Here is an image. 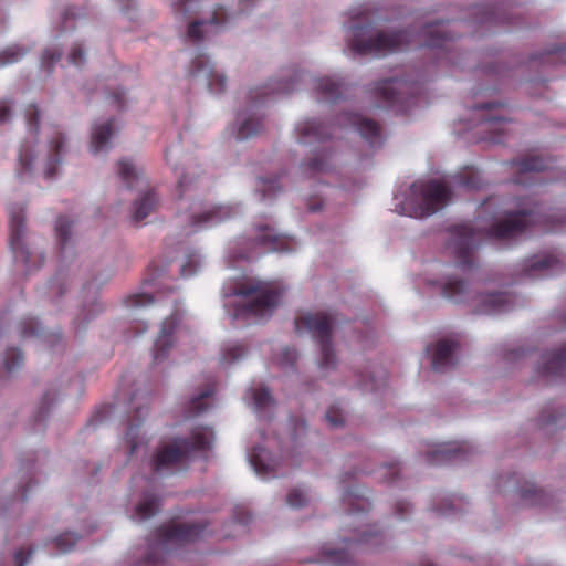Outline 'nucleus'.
Wrapping results in <instances>:
<instances>
[{
    "instance_id": "obj_1",
    "label": "nucleus",
    "mask_w": 566,
    "mask_h": 566,
    "mask_svg": "<svg viewBox=\"0 0 566 566\" xmlns=\"http://www.w3.org/2000/svg\"><path fill=\"white\" fill-rule=\"evenodd\" d=\"M537 207L521 208L507 213L503 219L494 222L489 228L460 223L448 231L446 251L453 256L462 268H471L474 264V253L483 238L496 240H510L521 234L530 223L539 221Z\"/></svg>"
},
{
    "instance_id": "obj_2",
    "label": "nucleus",
    "mask_w": 566,
    "mask_h": 566,
    "mask_svg": "<svg viewBox=\"0 0 566 566\" xmlns=\"http://www.w3.org/2000/svg\"><path fill=\"white\" fill-rule=\"evenodd\" d=\"M165 160L178 176L176 192L181 201L180 209L189 210L185 217V221L188 223L186 234L217 224L235 213L230 206H205L200 202L187 206L184 202L186 197H190V192L197 188L201 174L193 158L184 153L180 143L167 147Z\"/></svg>"
},
{
    "instance_id": "obj_3",
    "label": "nucleus",
    "mask_w": 566,
    "mask_h": 566,
    "mask_svg": "<svg viewBox=\"0 0 566 566\" xmlns=\"http://www.w3.org/2000/svg\"><path fill=\"white\" fill-rule=\"evenodd\" d=\"M483 181L478 170L467 168L447 181H416L395 211L412 218H424L444 207L451 199L452 189L478 190Z\"/></svg>"
},
{
    "instance_id": "obj_4",
    "label": "nucleus",
    "mask_w": 566,
    "mask_h": 566,
    "mask_svg": "<svg viewBox=\"0 0 566 566\" xmlns=\"http://www.w3.org/2000/svg\"><path fill=\"white\" fill-rule=\"evenodd\" d=\"M345 40L348 50L358 55H386L402 50L412 42L406 30L376 28L367 12H357L350 17Z\"/></svg>"
},
{
    "instance_id": "obj_5",
    "label": "nucleus",
    "mask_w": 566,
    "mask_h": 566,
    "mask_svg": "<svg viewBox=\"0 0 566 566\" xmlns=\"http://www.w3.org/2000/svg\"><path fill=\"white\" fill-rule=\"evenodd\" d=\"M283 287L274 282H265L258 279H245L234 283L224 291V296H240V303L228 302L226 307L234 306L231 317L233 321L261 319L272 315L279 305Z\"/></svg>"
},
{
    "instance_id": "obj_6",
    "label": "nucleus",
    "mask_w": 566,
    "mask_h": 566,
    "mask_svg": "<svg viewBox=\"0 0 566 566\" xmlns=\"http://www.w3.org/2000/svg\"><path fill=\"white\" fill-rule=\"evenodd\" d=\"M302 74L295 67L282 70L281 74L262 87L251 90L249 102L251 108L262 102L266 95L290 94L296 90ZM264 129L263 117L252 109H245L237 117L234 135L238 140H245L261 134Z\"/></svg>"
},
{
    "instance_id": "obj_7",
    "label": "nucleus",
    "mask_w": 566,
    "mask_h": 566,
    "mask_svg": "<svg viewBox=\"0 0 566 566\" xmlns=\"http://www.w3.org/2000/svg\"><path fill=\"white\" fill-rule=\"evenodd\" d=\"M441 289L446 298L454 303H465L479 314H502L515 307V298L510 293H481L478 286L455 276L447 279Z\"/></svg>"
},
{
    "instance_id": "obj_8",
    "label": "nucleus",
    "mask_w": 566,
    "mask_h": 566,
    "mask_svg": "<svg viewBox=\"0 0 566 566\" xmlns=\"http://www.w3.org/2000/svg\"><path fill=\"white\" fill-rule=\"evenodd\" d=\"M213 432L210 429L195 431L189 438H177L159 446L150 459L154 472L163 474L182 468L195 452L211 448Z\"/></svg>"
},
{
    "instance_id": "obj_9",
    "label": "nucleus",
    "mask_w": 566,
    "mask_h": 566,
    "mask_svg": "<svg viewBox=\"0 0 566 566\" xmlns=\"http://www.w3.org/2000/svg\"><path fill=\"white\" fill-rule=\"evenodd\" d=\"M206 527L202 522H178L159 528L148 541L147 547L138 549L136 566H158L171 545L196 541Z\"/></svg>"
},
{
    "instance_id": "obj_10",
    "label": "nucleus",
    "mask_w": 566,
    "mask_h": 566,
    "mask_svg": "<svg viewBox=\"0 0 566 566\" xmlns=\"http://www.w3.org/2000/svg\"><path fill=\"white\" fill-rule=\"evenodd\" d=\"M335 326V318L325 313H305L295 319L297 332H307L317 342L321 357L318 367L322 370L331 371L337 366V357L332 344V333Z\"/></svg>"
},
{
    "instance_id": "obj_11",
    "label": "nucleus",
    "mask_w": 566,
    "mask_h": 566,
    "mask_svg": "<svg viewBox=\"0 0 566 566\" xmlns=\"http://www.w3.org/2000/svg\"><path fill=\"white\" fill-rule=\"evenodd\" d=\"M10 237L9 242L14 262L21 264L25 272L38 269L43 263L42 253L31 249L25 238L24 212L20 206L9 208Z\"/></svg>"
},
{
    "instance_id": "obj_12",
    "label": "nucleus",
    "mask_w": 566,
    "mask_h": 566,
    "mask_svg": "<svg viewBox=\"0 0 566 566\" xmlns=\"http://www.w3.org/2000/svg\"><path fill=\"white\" fill-rule=\"evenodd\" d=\"M479 132L492 143H502L510 122L506 105L501 102H489L473 107Z\"/></svg>"
},
{
    "instance_id": "obj_13",
    "label": "nucleus",
    "mask_w": 566,
    "mask_h": 566,
    "mask_svg": "<svg viewBox=\"0 0 566 566\" xmlns=\"http://www.w3.org/2000/svg\"><path fill=\"white\" fill-rule=\"evenodd\" d=\"M419 87L416 82H409L405 78L390 77L378 81L375 84V96L381 99L386 105L405 109L409 105V99L418 94Z\"/></svg>"
},
{
    "instance_id": "obj_14",
    "label": "nucleus",
    "mask_w": 566,
    "mask_h": 566,
    "mask_svg": "<svg viewBox=\"0 0 566 566\" xmlns=\"http://www.w3.org/2000/svg\"><path fill=\"white\" fill-rule=\"evenodd\" d=\"M65 153L66 137L64 133L56 127L50 128L45 153L40 160L45 179L51 180L59 175L62 157Z\"/></svg>"
},
{
    "instance_id": "obj_15",
    "label": "nucleus",
    "mask_w": 566,
    "mask_h": 566,
    "mask_svg": "<svg viewBox=\"0 0 566 566\" xmlns=\"http://www.w3.org/2000/svg\"><path fill=\"white\" fill-rule=\"evenodd\" d=\"M189 75L207 85L214 94L222 93L226 88V76L211 64L205 54L197 55L189 67Z\"/></svg>"
},
{
    "instance_id": "obj_16",
    "label": "nucleus",
    "mask_w": 566,
    "mask_h": 566,
    "mask_svg": "<svg viewBox=\"0 0 566 566\" xmlns=\"http://www.w3.org/2000/svg\"><path fill=\"white\" fill-rule=\"evenodd\" d=\"M338 125L348 126L357 130L373 148L379 147L382 144L381 128L376 122L360 114L344 113L338 118Z\"/></svg>"
},
{
    "instance_id": "obj_17",
    "label": "nucleus",
    "mask_w": 566,
    "mask_h": 566,
    "mask_svg": "<svg viewBox=\"0 0 566 566\" xmlns=\"http://www.w3.org/2000/svg\"><path fill=\"white\" fill-rule=\"evenodd\" d=\"M458 343L449 339H440L428 346L427 352L431 356V367L434 371L447 373L458 364Z\"/></svg>"
},
{
    "instance_id": "obj_18",
    "label": "nucleus",
    "mask_w": 566,
    "mask_h": 566,
    "mask_svg": "<svg viewBox=\"0 0 566 566\" xmlns=\"http://www.w3.org/2000/svg\"><path fill=\"white\" fill-rule=\"evenodd\" d=\"M230 17L227 11L220 7L218 8L211 18L206 20H193L189 23L187 30V36L193 42H199L210 34L219 32L229 22Z\"/></svg>"
},
{
    "instance_id": "obj_19",
    "label": "nucleus",
    "mask_w": 566,
    "mask_h": 566,
    "mask_svg": "<svg viewBox=\"0 0 566 566\" xmlns=\"http://www.w3.org/2000/svg\"><path fill=\"white\" fill-rule=\"evenodd\" d=\"M452 39V33L447 29L446 23L439 21L426 24L418 34L417 43L420 46L437 48L449 52Z\"/></svg>"
},
{
    "instance_id": "obj_20",
    "label": "nucleus",
    "mask_w": 566,
    "mask_h": 566,
    "mask_svg": "<svg viewBox=\"0 0 566 566\" xmlns=\"http://www.w3.org/2000/svg\"><path fill=\"white\" fill-rule=\"evenodd\" d=\"M560 268L559 260L552 254L534 255L524 261L520 275L528 279L543 277L555 273Z\"/></svg>"
},
{
    "instance_id": "obj_21",
    "label": "nucleus",
    "mask_w": 566,
    "mask_h": 566,
    "mask_svg": "<svg viewBox=\"0 0 566 566\" xmlns=\"http://www.w3.org/2000/svg\"><path fill=\"white\" fill-rule=\"evenodd\" d=\"M254 241L268 251L290 252L295 250L296 247V242L293 239L279 234L270 226L258 227Z\"/></svg>"
},
{
    "instance_id": "obj_22",
    "label": "nucleus",
    "mask_w": 566,
    "mask_h": 566,
    "mask_svg": "<svg viewBox=\"0 0 566 566\" xmlns=\"http://www.w3.org/2000/svg\"><path fill=\"white\" fill-rule=\"evenodd\" d=\"M179 323V315L174 313L167 317L160 328V333L154 344V361L161 363L174 345V332Z\"/></svg>"
},
{
    "instance_id": "obj_23",
    "label": "nucleus",
    "mask_w": 566,
    "mask_h": 566,
    "mask_svg": "<svg viewBox=\"0 0 566 566\" xmlns=\"http://www.w3.org/2000/svg\"><path fill=\"white\" fill-rule=\"evenodd\" d=\"M536 369L541 376L547 378L566 375V346L542 354Z\"/></svg>"
},
{
    "instance_id": "obj_24",
    "label": "nucleus",
    "mask_w": 566,
    "mask_h": 566,
    "mask_svg": "<svg viewBox=\"0 0 566 566\" xmlns=\"http://www.w3.org/2000/svg\"><path fill=\"white\" fill-rule=\"evenodd\" d=\"M295 133L297 142L301 144L322 142L333 135L331 128L318 119H305L297 123Z\"/></svg>"
},
{
    "instance_id": "obj_25",
    "label": "nucleus",
    "mask_w": 566,
    "mask_h": 566,
    "mask_svg": "<svg viewBox=\"0 0 566 566\" xmlns=\"http://www.w3.org/2000/svg\"><path fill=\"white\" fill-rule=\"evenodd\" d=\"M470 451L471 447L465 442L443 443L428 451L426 458L430 464H441L457 458H464Z\"/></svg>"
},
{
    "instance_id": "obj_26",
    "label": "nucleus",
    "mask_w": 566,
    "mask_h": 566,
    "mask_svg": "<svg viewBox=\"0 0 566 566\" xmlns=\"http://www.w3.org/2000/svg\"><path fill=\"white\" fill-rule=\"evenodd\" d=\"M23 364L22 354L14 347H7L6 332L0 328V378L11 375Z\"/></svg>"
},
{
    "instance_id": "obj_27",
    "label": "nucleus",
    "mask_w": 566,
    "mask_h": 566,
    "mask_svg": "<svg viewBox=\"0 0 566 566\" xmlns=\"http://www.w3.org/2000/svg\"><path fill=\"white\" fill-rule=\"evenodd\" d=\"M345 84L338 77L324 76L314 82V92L319 101L335 102L344 93Z\"/></svg>"
},
{
    "instance_id": "obj_28",
    "label": "nucleus",
    "mask_w": 566,
    "mask_h": 566,
    "mask_svg": "<svg viewBox=\"0 0 566 566\" xmlns=\"http://www.w3.org/2000/svg\"><path fill=\"white\" fill-rule=\"evenodd\" d=\"M250 463L256 474L266 476L275 471L279 462L271 452L261 446H255L249 453Z\"/></svg>"
},
{
    "instance_id": "obj_29",
    "label": "nucleus",
    "mask_w": 566,
    "mask_h": 566,
    "mask_svg": "<svg viewBox=\"0 0 566 566\" xmlns=\"http://www.w3.org/2000/svg\"><path fill=\"white\" fill-rule=\"evenodd\" d=\"M147 415V409L143 406H136L133 416H128L127 430L125 439L129 446V453L134 454L139 447L145 443L144 437L139 436L138 430L143 418Z\"/></svg>"
},
{
    "instance_id": "obj_30",
    "label": "nucleus",
    "mask_w": 566,
    "mask_h": 566,
    "mask_svg": "<svg viewBox=\"0 0 566 566\" xmlns=\"http://www.w3.org/2000/svg\"><path fill=\"white\" fill-rule=\"evenodd\" d=\"M317 562L323 566H355V556L349 548L324 547Z\"/></svg>"
},
{
    "instance_id": "obj_31",
    "label": "nucleus",
    "mask_w": 566,
    "mask_h": 566,
    "mask_svg": "<svg viewBox=\"0 0 566 566\" xmlns=\"http://www.w3.org/2000/svg\"><path fill=\"white\" fill-rule=\"evenodd\" d=\"M248 395L252 401L255 412L263 418H270V412L274 408V399L268 388L256 386L249 389Z\"/></svg>"
},
{
    "instance_id": "obj_32",
    "label": "nucleus",
    "mask_w": 566,
    "mask_h": 566,
    "mask_svg": "<svg viewBox=\"0 0 566 566\" xmlns=\"http://www.w3.org/2000/svg\"><path fill=\"white\" fill-rule=\"evenodd\" d=\"M113 120L94 125L91 136V150L93 154L106 151L109 148V139L114 135Z\"/></svg>"
},
{
    "instance_id": "obj_33",
    "label": "nucleus",
    "mask_w": 566,
    "mask_h": 566,
    "mask_svg": "<svg viewBox=\"0 0 566 566\" xmlns=\"http://www.w3.org/2000/svg\"><path fill=\"white\" fill-rule=\"evenodd\" d=\"M159 203V199L153 189L142 192L134 202L133 218L135 221H142L154 212Z\"/></svg>"
},
{
    "instance_id": "obj_34",
    "label": "nucleus",
    "mask_w": 566,
    "mask_h": 566,
    "mask_svg": "<svg viewBox=\"0 0 566 566\" xmlns=\"http://www.w3.org/2000/svg\"><path fill=\"white\" fill-rule=\"evenodd\" d=\"M117 174L129 189L137 188L145 184L143 170L128 159H122L118 161Z\"/></svg>"
},
{
    "instance_id": "obj_35",
    "label": "nucleus",
    "mask_w": 566,
    "mask_h": 566,
    "mask_svg": "<svg viewBox=\"0 0 566 566\" xmlns=\"http://www.w3.org/2000/svg\"><path fill=\"white\" fill-rule=\"evenodd\" d=\"M159 497L150 492L143 494L142 500L136 504L132 520L143 522L153 517L159 510Z\"/></svg>"
},
{
    "instance_id": "obj_36",
    "label": "nucleus",
    "mask_w": 566,
    "mask_h": 566,
    "mask_svg": "<svg viewBox=\"0 0 566 566\" xmlns=\"http://www.w3.org/2000/svg\"><path fill=\"white\" fill-rule=\"evenodd\" d=\"M520 496L525 505L545 506L551 503V496L534 483H526L520 490Z\"/></svg>"
},
{
    "instance_id": "obj_37",
    "label": "nucleus",
    "mask_w": 566,
    "mask_h": 566,
    "mask_svg": "<svg viewBox=\"0 0 566 566\" xmlns=\"http://www.w3.org/2000/svg\"><path fill=\"white\" fill-rule=\"evenodd\" d=\"M214 386L208 384L198 395L193 396L186 408L187 417H193L208 408V399L213 395Z\"/></svg>"
},
{
    "instance_id": "obj_38",
    "label": "nucleus",
    "mask_w": 566,
    "mask_h": 566,
    "mask_svg": "<svg viewBox=\"0 0 566 566\" xmlns=\"http://www.w3.org/2000/svg\"><path fill=\"white\" fill-rule=\"evenodd\" d=\"M302 169L307 176L327 171L329 169L327 151L325 149L317 151L314 157L302 165Z\"/></svg>"
},
{
    "instance_id": "obj_39",
    "label": "nucleus",
    "mask_w": 566,
    "mask_h": 566,
    "mask_svg": "<svg viewBox=\"0 0 566 566\" xmlns=\"http://www.w3.org/2000/svg\"><path fill=\"white\" fill-rule=\"evenodd\" d=\"M478 11L481 15L479 18L480 22H504L507 20L502 7L496 3L480 6Z\"/></svg>"
},
{
    "instance_id": "obj_40",
    "label": "nucleus",
    "mask_w": 566,
    "mask_h": 566,
    "mask_svg": "<svg viewBox=\"0 0 566 566\" xmlns=\"http://www.w3.org/2000/svg\"><path fill=\"white\" fill-rule=\"evenodd\" d=\"M33 150L31 145L28 143H24L21 147L20 154H19V168H18V176L19 178L23 179L27 175H29L32 170L33 165Z\"/></svg>"
},
{
    "instance_id": "obj_41",
    "label": "nucleus",
    "mask_w": 566,
    "mask_h": 566,
    "mask_svg": "<svg viewBox=\"0 0 566 566\" xmlns=\"http://www.w3.org/2000/svg\"><path fill=\"white\" fill-rule=\"evenodd\" d=\"M29 51L19 44H12L0 51V66L20 61Z\"/></svg>"
},
{
    "instance_id": "obj_42",
    "label": "nucleus",
    "mask_w": 566,
    "mask_h": 566,
    "mask_svg": "<svg viewBox=\"0 0 566 566\" xmlns=\"http://www.w3.org/2000/svg\"><path fill=\"white\" fill-rule=\"evenodd\" d=\"M199 0H177L172 4L174 12L177 18L189 19L199 10Z\"/></svg>"
},
{
    "instance_id": "obj_43",
    "label": "nucleus",
    "mask_w": 566,
    "mask_h": 566,
    "mask_svg": "<svg viewBox=\"0 0 566 566\" xmlns=\"http://www.w3.org/2000/svg\"><path fill=\"white\" fill-rule=\"evenodd\" d=\"M73 221L67 217L61 216L55 223V232L59 244L63 249L71 239Z\"/></svg>"
},
{
    "instance_id": "obj_44",
    "label": "nucleus",
    "mask_w": 566,
    "mask_h": 566,
    "mask_svg": "<svg viewBox=\"0 0 566 566\" xmlns=\"http://www.w3.org/2000/svg\"><path fill=\"white\" fill-rule=\"evenodd\" d=\"M280 190L276 178H259L256 181V192L261 193L262 200L272 199Z\"/></svg>"
},
{
    "instance_id": "obj_45",
    "label": "nucleus",
    "mask_w": 566,
    "mask_h": 566,
    "mask_svg": "<svg viewBox=\"0 0 566 566\" xmlns=\"http://www.w3.org/2000/svg\"><path fill=\"white\" fill-rule=\"evenodd\" d=\"M464 509V500L462 497H448L442 500L441 504L437 505L434 510L441 515H454Z\"/></svg>"
},
{
    "instance_id": "obj_46",
    "label": "nucleus",
    "mask_w": 566,
    "mask_h": 566,
    "mask_svg": "<svg viewBox=\"0 0 566 566\" xmlns=\"http://www.w3.org/2000/svg\"><path fill=\"white\" fill-rule=\"evenodd\" d=\"M17 331L22 338L36 337L41 332V326L35 318L24 317L19 322Z\"/></svg>"
},
{
    "instance_id": "obj_47",
    "label": "nucleus",
    "mask_w": 566,
    "mask_h": 566,
    "mask_svg": "<svg viewBox=\"0 0 566 566\" xmlns=\"http://www.w3.org/2000/svg\"><path fill=\"white\" fill-rule=\"evenodd\" d=\"M62 52L56 46H48L42 51L41 57H40V65L41 69L45 70L46 72H51L53 70V66L56 62L61 60Z\"/></svg>"
},
{
    "instance_id": "obj_48",
    "label": "nucleus",
    "mask_w": 566,
    "mask_h": 566,
    "mask_svg": "<svg viewBox=\"0 0 566 566\" xmlns=\"http://www.w3.org/2000/svg\"><path fill=\"white\" fill-rule=\"evenodd\" d=\"M78 539L80 537L76 534L66 532L55 537L52 545L59 553H67L76 545Z\"/></svg>"
},
{
    "instance_id": "obj_49",
    "label": "nucleus",
    "mask_w": 566,
    "mask_h": 566,
    "mask_svg": "<svg viewBox=\"0 0 566 566\" xmlns=\"http://www.w3.org/2000/svg\"><path fill=\"white\" fill-rule=\"evenodd\" d=\"M517 165L521 172L542 171L548 167L545 160L538 156L525 157Z\"/></svg>"
},
{
    "instance_id": "obj_50",
    "label": "nucleus",
    "mask_w": 566,
    "mask_h": 566,
    "mask_svg": "<svg viewBox=\"0 0 566 566\" xmlns=\"http://www.w3.org/2000/svg\"><path fill=\"white\" fill-rule=\"evenodd\" d=\"M24 117L29 133L36 135L41 117V111L39 109V107L35 104H30L25 108Z\"/></svg>"
},
{
    "instance_id": "obj_51",
    "label": "nucleus",
    "mask_w": 566,
    "mask_h": 566,
    "mask_svg": "<svg viewBox=\"0 0 566 566\" xmlns=\"http://www.w3.org/2000/svg\"><path fill=\"white\" fill-rule=\"evenodd\" d=\"M377 478L387 483H396L400 475V468L397 463L384 464L377 470Z\"/></svg>"
},
{
    "instance_id": "obj_52",
    "label": "nucleus",
    "mask_w": 566,
    "mask_h": 566,
    "mask_svg": "<svg viewBox=\"0 0 566 566\" xmlns=\"http://www.w3.org/2000/svg\"><path fill=\"white\" fill-rule=\"evenodd\" d=\"M80 18V14L72 7L65 8L61 12L59 30L61 32L73 30L75 28L74 22Z\"/></svg>"
},
{
    "instance_id": "obj_53",
    "label": "nucleus",
    "mask_w": 566,
    "mask_h": 566,
    "mask_svg": "<svg viewBox=\"0 0 566 566\" xmlns=\"http://www.w3.org/2000/svg\"><path fill=\"white\" fill-rule=\"evenodd\" d=\"M245 355V348L243 345L233 344L229 345L223 349L222 360L227 364H233L240 360Z\"/></svg>"
},
{
    "instance_id": "obj_54",
    "label": "nucleus",
    "mask_w": 566,
    "mask_h": 566,
    "mask_svg": "<svg viewBox=\"0 0 566 566\" xmlns=\"http://www.w3.org/2000/svg\"><path fill=\"white\" fill-rule=\"evenodd\" d=\"M325 418L332 428L343 427L346 421L344 410L335 406L327 410Z\"/></svg>"
},
{
    "instance_id": "obj_55",
    "label": "nucleus",
    "mask_w": 566,
    "mask_h": 566,
    "mask_svg": "<svg viewBox=\"0 0 566 566\" xmlns=\"http://www.w3.org/2000/svg\"><path fill=\"white\" fill-rule=\"evenodd\" d=\"M200 255L192 253L188 256L187 261L180 265V273L182 276H190L196 273L200 266Z\"/></svg>"
},
{
    "instance_id": "obj_56",
    "label": "nucleus",
    "mask_w": 566,
    "mask_h": 566,
    "mask_svg": "<svg viewBox=\"0 0 566 566\" xmlns=\"http://www.w3.org/2000/svg\"><path fill=\"white\" fill-rule=\"evenodd\" d=\"M307 501L305 492L298 488L291 490L286 496V502L292 507H302Z\"/></svg>"
},
{
    "instance_id": "obj_57",
    "label": "nucleus",
    "mask_w": 566,
    "mask_h": 566,
    "mask_svg": "<svg viewBox=\"0 0 566 566\" xmlns=\"http://www.w3.org/2000/svg\"><path fill=\"white\" fill-rule=\"evenodd\" d=\"M297 359V352L294 348L285 347L277 358L282 367H292Z\"/></svg>"
},
{
    "instance_id": "obj_58",
    "label": "nucleus",
    "mask_w": 566,
    "mask_h": 566,
    "mask_svg": "<svg viewBox=\"0 0 566 566\" xmlns=\"http://www.w3.org/2000/svg\"><path fill=\"white\" fill-rule=\"evenodd\" d=\"M344 503L348 506L349 511H365L368 507V503L364 499H353L350 493H346L343 496Z\"/></svg>"
},
{
    "instance_id": "obj_59",
    "label": "nucleus",
    "mask_w": 566,
    "mask_h": 566,
    "mask_svg": "<svg viewBox=\"0 0 566 566\" xmlns=\"http://www.w3.org/2000/svg\"><path fill=\"white\" fill-rule=\"evenodd\" d=\"M69 62L73 65L81 66L85 62V52L81 44L76 43L69 54Z\"/></svg>"
},
{
    "instance_id": "obj_60",
    "label": "nucleus",
    "mask_w": 566,
    "mask_h": 566,
    "mask_svg": "<svg viewBox=\"0 0 566 566\" xmlns=\"http://www.w3.org/2000/svg\"><path fill=\"white\" fill-rule=\"evenodd\" d=\"M544 55L547 62L559 61L566 63V48L554 46L547 50Z\"/></svg>"
},
{
    "instance_id": "obj_61",
    "label": "nucleus",
    "mask_w": 566,
    "mask_h": 566,
    "mask_svg": "<svg viewBox=\"0 0 566 566\" xmlns=\"http://www.w3.org/2000/svg\"><path fill=\"white\" fill-rule=\"evenodd\" d=\"M154 302V297L148 293H140L136 295H132L128 298V305L132 307H140L149 305Z\"/></svg>"
},
{
    "instance_id": "obj_62",
    "label": "nucleus",
    "mask_w": 566,
    "mask_h": 566,
    "mask_svg": "<svg viewBox=\"0 0 566 566\" xmlns=\"http://www.w3.org/2000/svg\"><path fill=\"white\" fill-rule=\"evenodd\" d=\"M13 102L0 99V124L9 122L12 117Z\"/></svg>"
},
{
    "instance_id": "obj_63",
    "label": "nucleus",
    "mask_w": 566,
    "mask_h": 566,
    "mask_svg": "<svg viewBox=\"0 0 566 566\" xmlns=\"http://www.w3.org/2000/svg\"><path fill=\"white\" fill-rule=\"evenodd\" d=\"M250 254L245 250L241 249L240 247H233L229 251L228 255V262L229 265H233V262L240 261V260H249Z\"/></svg>"
},
{
    "instance_id": "obj_64",
    "label": "nucleus",
    "mask_w": 566,
    "mask_h": 566,
    "mask_svg": "<svg viewBox=\"0 0 566 566\" xmlns=\"http://www.w3.org/2000/svg\"><path fill=\"white\" fill-rule=\"evenodd\" d=\"M32 553H33V551L31 548L28 549L27 552H24L23 549H19L18 552H15V554H14L15 566H24L31 558Z\"/></svg>"
}]
</instances>
